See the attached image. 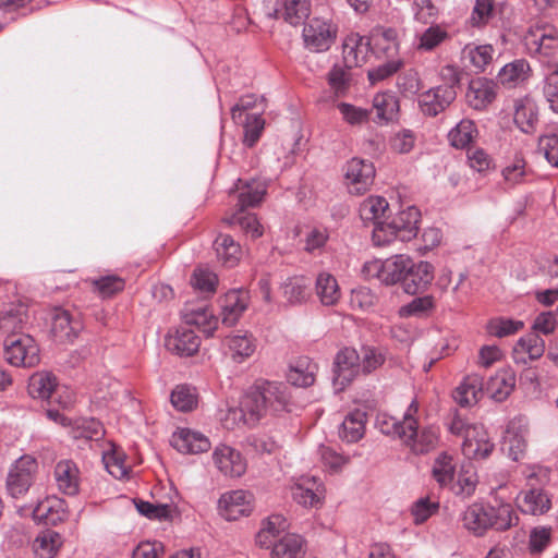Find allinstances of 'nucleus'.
<instances>
[{
  "label": "nucleus",
  "mask_w": 558,
  "mask_h": 558,
  "mask_svg": "<svg viewBox=\"0 0 558 558\" xmlns=\"http://www.w3.org/2000/svg\"><path fill=\"white\" fill-rule=\"evenodd\" d=\"M409 267H411V258L400 254L386 260L374 259L365 263L363 274L367 278H377L387 286L399 281L403 284Z\"/></svg>",
  "instance_id": "f257e3e1"
},
{
  "label": "nucleus",
  "mask_w": 558,
  "mask_h": 558,
  "mask_svg": "<svg viewBox=\"0 0 558 558\" xmlns=\"http://www.w3.org/2000/svg\"><path fill=\"white\" fill-rule=\"evenodd\" d=\"M524 46L531 56L551 58L558 50V29L549 24H535L524 35Z\"/></svg>",
  "instance_id": "f03ea898"
},
{
  "label": "nucleus",
  "mask_w": 558,
  "mask_h": 558,
  "mask_svg": "<svg viewBox=\"0 0 558 558\" xmlns=\"http://www.w3.org/2000/svg\"><path fill=\"white\" fill-rule=\"evenodd\" d=\"M338 27L331 21L313 17L303 27L304 47L311 52H325L337 38Z\"/></svg>",
  "instance_id": "7ed1b4c3"
},
{
  "label": "nucleus",
  "mask_w": 558,
  "mask_h": 558,
  "mask_svg": "<svg viewBox=\"0 0 558 558\" xmlns=\"http://www.w3.org/2000/svg\"><path fill=\"white\" fill-rule=\"evenodd\" d=\"M4 356L11 365L33 367L39 362V349L29 335H13L4 340Z\"/></svg>",
  "instance_id": "20e7f679"
},
{
  "label": "nucleus",
  "mask_w": 558,
  "mask_h": 558,
  "mask_svg": "<svg viewBox=\"0 0 558 558\" xmlns=\"http://www.w3.org/2000/svg\"><path fill=\"white\" fill-rule=\"evenodd\" d=\"M37 461L31 456H22L10 468L7 477V488L13 498L23 496L31 487Z\"/></svg>",
  "instance_id": "39448f33"
},
{
  "label": "nucleus",
  "mask_w": 558,
  "mask_h": 558,
  "mask_svg": "<svg viewBox=\"0 0 558 558\" xmlns=\"http://www.w3.org/2000/svg\"><path fill=\"white\" fill-rule=\"evenodd\" d=\"M418 412V403L413 400L403 414V420L388 415L386 413H378L375 420V426L380 433L388 436H398L403 440L407 433L414 435V428L416 426V414Z\"/></svg>",
  "instance_id": "423d86ee"
},
{
  "label": "nucleus",
  "mask_w": 558,
  "mask_h": 558,
  "mask_svg": "<svg viewBox=\"0 0 558 558\" xmlns=\"http://www.w3.org/2000/svg\"><path fill=\"white\" fill-rule=\"evenodd\" d=\"M218 511L227 521L247 517L253 511V495L243 489L227 492L218 500Z\"/></svg>",
  "instance_id": "0eeeda50"
},
{
  "label": "nucleus",
  "mask_w": 558,
  "mask_h": 558,
  "mask_svg": "<svg viewBox=\"0 0 558 558\" xmlns=\"http://www.w3.org/2000/svg\"><path fill=\"white\" fill-rule=\"evenodd\" d=\"M333 384L342 390L361 374V355L353 348L340 350L335 357Z\"/></svg>",
  "instance_id": "6e6552de"
},
{
  "label": "nucleus",
  "mask_w": 558,
  "mask_h": 558,
  "mask_svg": "<svg viewBox=\"0 0 558 558\" xmlns=\"http://www.w3.org/2000/svg\"><path fill=\"white\" fill-rule=\"evenodd\" d=\"M344 178L352 194H364L374 182L375 167L371 161L352 158L345 165Z\"/></svg>",
  "instance_id": "1a4fd4ad"
},
{
  "label": "nucleus",
  "mask_w": 558,
  "mask_h": 558,
  "mask_svg": "<svg viewBox=\"0 0 558 558\" xmlns=\"http://www.w3.org/2000/svg\"><path fill=\"white\" fill-rule=\"evenodd\" d=\"M253 387L257 397L264 401L270 415L289 411L290 395L284 384L267 380H257Z\"/></svg>",
  "instance_id": "9d476101"
},
{
  "label": "nucleus",
  "mask_w": 558,
  "mask_h": 558,
  "mask_svg": "<svg viewBox=\"0 0 558 558\" xmlns=\"http://www.w3.org/2000/svg\"><path fill=\"white\" fill-rule=\"evenodd\" d=\"M457 98V90L450 86H435L417 96L420 111L426 117L444 112Z\"/></svg>",
  "instance_id": "9b49d317"
},
{
  "label": "nucleus",
  "mask_w": 558,
  "mask_h": 558,
  "mask_svg": "<svg viewBox=\"0 0 558 558\" xmlns=\"http://www.w3.org/2000/svg\"><path fill=\"white\" fill-rule=\"evenodd\" d=\"M213 462L223 476L230 478L241 477L247 469L242 453L228 445H219L214 449Z\"/></svg>",
  "instance_id": "f8f14e48"
},
{
  "label": "nucleus",
  "mask_w": 558,
  "mask_h": 558,
  "mask_svg": "<svg viewBox=\"0 0 558 558\" xmlns=\"http://www.w3.org/2000/svg\"><path fill=\"white\" fill-rule=\"evenodd\" d=\"M494 450V444L489 440L487 432L482 425H473L465 432L462 451L471 459H485Z\"/></svg>",
  "instance_id": "ddd939ff"
},
{
  "label": "nucleus",
  "mask_w": 558,
  "mask_h": 558,
  "mask_svg": "<svg viewBox=\"0 0 558 558\" xmlns=\"http://www.w3.org/2000/svg\"><path fill=\"white\" fill-rule=\"evenodd\" d=\"M371 52V40L356 33L348 35L342 44L343 61L348 69L362 66Z\"/></svg>",
  "instance_id": "4468645a"
},
{
  "label": "nucleus",
  "mask_w": 558,
  "mask_h": 558,
  "mask_svg": "<svg viewBox=\"0 0 558 558\" xmlns=\"http://www.w3.org/2000/svg\"><path fill=\"white\" fill-rule=\"evenodd\" d=\"M250 295L246 290H230L221 301V322L231 327L238 323L248 306Z\"/></svg>",
  "instance_id": "2eb2a0df"
},
{
  "label": "nucleus",
  "mask_w": 558,
  "mask_h": 558,
  "mask_svg": "<svg viewBox=\"0 0 558 558\" xmlns=\"http://www.w3.org/2000/svg\"><path fill=\"white\" fill-rule=\"evenodd\" d=\"M434 280V266L425 260L414 263L411 259V267L407 270L403 283L408 294H416L425 291Z\"/></svg>",
  "instance_id": "dca6fc26"
},
{
  "label": "nucleus",
  "mask_w": 558,
  "mask_h": 558,
  "mask_svg": "<svg viewBox=\"0 0 558 558\" xmlns=\"http://www.w3.org/2000/svg\"><path fill=\"white\" fill-rule=\"evenodd\" d=\"M545 352V341L536 332H530L521 337L512 350L514 363L526 365L538 360Z\"/></svg>",
  "instance_id": "f3484780"
},
{
  "label": "nucleus",
  "mask_w": 558,
  "mask_h": 558,
  "mask_svg": "<svg viewBox=\"0 0 558 558\" xmlns=\"http://www.w3.org/2000/svg\"><path fill=\"white\" fill-rule=\"evenodd\" d=\"M514 387V372L510 368H501L484 384V395L486 393L490 399L497 402H502L511 395Z\"/></svg>",
  "instance_id": "a211bd4d"
},
{
  "label": "nucleus",
  "mask_w": 558,
  "mask_h": 558,
  "mask_svg": "<svg viewBox=\"0 0 558 558\" xmlns=\"http://www.w3.org/2000/svg\"><path fill=\"white\" fill-rule=\"evenodd\" d=\"M324 487L315 477H305L292 486V497L304 507L318 508L325 498Z\"/></svg>",
  "instance_id": "6ab92c4d"
},
{
  "label": "nucleus",
  "mask_w": 558,
  "mask_h": 558,
  "mask_svg": "<svg viewBox=\"0 0 558 558\" xmlns=\"http://www.w3.org/2000/svg\"><path fill=\"white\" fill-rule=\"evenodd\" d=\"M484 396L483 376L477 373L469 374L454 389L452 397L461 407H472Z\"/></svg>",
  "instance_id": "aec40b11"
},
{
  "label": "nucleus",
  "mask_w": 558,
  "mask_h": 558,
  "mask_svg": "<svg viewBox=\"0 0 558 558\" xmlns=\"http://www.w3.org/2000/svg\"><path fill=\"white\" fill-rule=\"evenodd\" d=\"M33 517L46 525H57L68 518L66 504L58 497H47L34 508Z\"/></svg>",
  "instance_id": "412c9836"
},
{
  "label": "nucleus",
  "mask_w": 558,
  "mask_h": 558,
  "mask_svg": "<svg viewBox=\"0 0 558 558\" xmlns=\"http://www.w3.org/2000/svg\"><path fill=\"white\" fill-rule=\"evenodd\" d=\"M201 340L194 330L180 327L166 337V347L180 356H192L199 349Z\"/></svg>",
  "instance_id": "4be33fe9"
},
{
  "label": "nucleus",
  "mask_w": 558,
  "mask_h": 558,
  "mask_svg": "<svg viewBox=\"0 0 558 558\" xmlns=\"http://www.w3.org/2000/svg\"><path fill=\"white\" fill-rule=\"evenodd\" d=\"M171 445L182 453L196 454L206 452L210 448L209 439L202 433L189 428L175 432Z\"/></svg>",
  "instance_id": "5701e85b"
},
{
  "label": "nucleus",
  "mask_w": 558,
  "mask_h": 558,
  "mask_svg": "<svg viewBox=\"0 0 558 558\" xmlns=\"http://www.w3.org/2000/svg\"><path fill=\"white\" fill-rule=\"evenodd\" d=\"M421 213L415 206H409L399 211L389 222L402 242L414 239L418 231Z\"/></svg>",
  "instance_id": "b1692460"
},
{
  "label": "nucleus",
  "mask_w": 558,
  "mask_h": 558,
  "mask_svg": "<svg viewBox=\"0 0 558 558\" xmlns=\"http://www.w3.org/2000/svg\"><path fill=\"white\" fill-rule=\"evenodd\" d=\"M83 326L65 310H57L52 316L51 333L59 342L73 341Z\"/></svg>",
  "instance_id": "393cba45"
},
{
  "label": "nucleus",
  "mask_w": 558,
  "mask_h": 558,
  "mask_svg": "<svg viewBox=\"0 0 558 558\" xmlns=\"http://www.w3.org/2000/svg\"><path fill=\"white\" fill-rule=\"evenodd\" d=\"M496 97V85L493 81L485 77H477L470 82L466 92L469 105L482 110L486 108Z\"/></svg>",
  "instance_id": "a878e982"
},
{
  "label": "nucleus",
  "mask_w": 558,
  "mask_h": 558,
  "mask_svg": "<svg viewBox=\"0 0 558 558\" xmlns=\"http://www.w3.org/2000/svg\"><path fill=\"white\" fill-rule=\"evenodd\" d=\"M270 558H303L306 554L305 541L294 533H286L270 546Z\"/></svg>",
  "instance_id": "bb28decb"
},
{
  "label": "nucleus",
  "mask_w": 558,
  "mask_h": 558,
  "mask_svg": "<svg viewBox=\"0 0 558 558\" xmlns=\"http://www.w3.org/2000/svg\"><path fill=\"white\" fill-rule=\"evenodd\" d=\"M54 480L58 489L69 496H74L80 488V471L71 460H62L54 466Z\"/></svg>",
  "instance_id": "cd10ccee"
},
{
  "label": "nucleus",
  "mask_w": 558,
  "mask_h": 558,
  "mask_svg": "<svg viewBox=\"0 0 558 558\" xmlns=\"http://www.w3.org/2000/svg\"><path fill=\"white\" fill-rule=\"evenodd\" d=\"M414 435L405 434L403 441L415 454H425L438 445L439 429L428 426L418 432V423L414 428Z\"/></svg>",
  "instance_id": "c85d7f7f"
},
{
  "label": "nucleus",
  "mask_w": 558,
  "mask_h": 558,
  "mask_svg": "<svg viewBox=\"0 0 558 558\" xmlns=\"http://www.w3.org/2000/svg\"><path fill=\"white\" fill-rule=\"evenodd\" d=\"M517 502L523 513L532 515L544 514L551 507L549 496L541 488H531L526 492H522L518 496Z\"/></svg>",
  "instance_id": "c756f323"
},
{
  "label": "nucleus",
  "mask_w": 558,
  "mask_h": 558,
  "mask_svg": "<svg viewBox=\"0 0 558 558\" xmlns=\"http://www.w3.org/2000/svg\"><path fill=\"white\" fill-rule=\"evenodd\" d=\"M283 299L290 305L302 304L311 295V280L305 276L288 277L280 286Z\"/></svg>",
  "instance_id": "7c9ffc66"
},
{
  "label": "nucleus",
  "mask_w": 558,
  "mask_h": 558,
  "mask_svg": "<svg viewBox=\"0 0 558 558\" xmlns=\"http://www.w3.org/2000/svg\"><path fill=\"white\" fill-rule=\"evenodd\" d=\"M257 397V391L252 386L240 401L241 417L247 425H255L260 418L270 415L264 401Z\"/></svg>",
  "instance_id": "2f4dec72"
},
{
  "label": "nucleus",
  "mask_w": 558,
  "mask_h": 558,
  "mask_svg": "<svg viewBox=\"0 0 558 558\" xmlns=\"http://www.w3.org/2000/svg\"><path fill=\"white\" fill-rule=\"evenodd\" d=\"M27 391L32 398L43 400L60 395L56 376L48 372L33 374L28 379Z\"/></svg>",
  "instance_id": "473e14b6"
},
{
  "label": "nucleus",
  "mask_w": 558,
  "mask_h": 558,
  "mask_svg": "<svg viewBox=\"0 0 558 558\" xmlns=\"http://www.w3.org/2000/svg\"><path fill=\"white\" fill-rule=\"evenodd\" d=\"M235 189L239 192L236 207L241 211L258 205L266 193L265 184L258 180L243 181L239 179Z\"/></svg>",
  "instance_id": "72a5a7b5"
},
{
  "label": "nucleus",
  "mask_w": 558,
  "mask_h": 558,
  "mask_svg": "<svg viewBox=\"0 0 558 558\" xmlns=\"http://www.w3.org/2000/svg\"><path fill=\"white\" fill-rule=\"evenodd\" d=\"M494 48L492 45L469 44L462 49L461 59L464 65L475 72L485 71L493 60Z\"/></svg>",
  "instance_id": "f704fd0d"
},
{
  "label": "nucleus",
  "mask_w": 558,
  "mask_h": 558,
  "mask_svg": "<svg viewBox=\"0 0 558 558\" xmlns=\"http://www.w3.org/2000/svg\"><path fill=\"white\" fill-rule=\"evenodd\" d=\"M288 527L286 519L280 514H272L263 521L262 527L256 534L255 542L260 548L270 546L281 537Z\"/></svg>",
  "instance_id": "c9c22d12"
},
{
  "label": "nucleus",
  "mask_w": 558,
  "mask_h": 558,
  "mask_svg": "<svg viewBox=\"0 0 558 558\" xmlns=\"http://www.w3.org/2000/svg\"><path fill=\"white\" fill-rule=\"evenodd\" d=\"M228 353L235 363H243L256 350V339L251 333H236L226 339Z\"/></svg>",
  "instance_id": "e433bc0d"
},
{
  "label": "nucleus",
  "mask_w": 558,
  "mask_h": 558,
  "mask_svg": "<svg viewBox=\"0 0 558 558\" xmlns=\"http://www.w3.org/2000/svg\"><path fill=\"white\" fill-rule=\"evenodd\" d=\"M214 248L218 260L226 267L232 268L241 259V246L229 234H219L214 242Z\"/></svg>",
  "instance_id": "4c0bfd02"
},
{
  "label": "nucleus",
  "mask_w": 558,
  "mask_h": 558,
  "mask_svg": "<svg viewBox=\"0 0 558 558\" xmlns=\"http://www.w3.org/2000/svg\"><path fill=\"white\" fill-rule=\"evenodd\" d=\"M463 526L475 535H482L490 527L488 506L473 504L466 508L462 517Z\"/></svg>",
  "instance_id": "58836bf2"
},
{
  "label": "nucleus",
  "mask_w": 558,
  "mask_h": 558,
  "mask_svg": "<svg viewBox=\"0 0 558 558\" xmlns=\"http://www.w3.org/2000/svg\"><path fill=\"white\" fill-rule=\"evenodd\" d=\"M457 462L454 456L442 451L434 460L432 476L440 487L449 488L454 480Z\"/></svg>",
  "instance_id": "ea45409f"
},
{
  "label": "nucleus",
  "mask_w": 558,
  "mask_h": 558,
  "mask_svg": "<svg viewBox=\"0 0 558 558\" xmlns=\"http://www.w3.org/2000/svg\"><path fill=\"white\" fill-rule=\"evenodd\" d=\"M63 544L62 536L53 530L37 534L33 542V551L37 558H53Z\"/></svg>",
  "instance_id": "a19ab883"
},
{
  "label": "nucleus",
  "mask_w": 558,
  "mask_h": 558,
  "mask_svg": "<svg viewBox=\"0 0 558 558\" xmlns=\"http://www.w3.org/2000/svg\"><path fill=\"white\" fill-rule=\"evenodd\" d=\"M366 413L361 410L350 412L343 420L339 436L348 442L359 441L365 433Z\"/></svg>",
  "instance_id": "79ce46f5"
},
{
  "label": "nucleus",
  "mask_w": 558,
  "mask_h": 558,
  "mask_svg": "<svg viewBox=\"0 0 558 558\" xmlns=\"http://www.w3.org/2000/svg\"><path fill=\"white\" fill-rule=\"evenodd\" d=\"M315 290L320 303L326 306L335 305L341 295L337 279L326 271L318 274Z\"/></svg>",
  "instance_id": "37998d69"
},
{
  "label": "nucleus",
  "mask_w": 558,
  "mask_h": 558,
  "mask_svg": "<svg viewBox=\"0 0 558 558\" xmlns=\"http://www.w3.org/2000/svg\"><path fill=\"white\" fill-rule=\"evenodd\" d=\"M310 13V0H283L282 9L274 10V16H282L291 25L300 24Z\"/></svg>",
  "instance_id": "c03bdc74"
},
{
  "label": "nucleus",
  "mask_w": 558,
  "mask_h": 558,
  "mask_svg": "<svg viewBox=\"0 0 558 558\" xmlns=\"http://www.w3.org/2000/svg\"><path fill=\"white\" fill-rule=\"evenodd\" d=\"M492 529L496 531H506L519 522V517L510 504H499L498 506H488Z\"/></svg>",
  "instance_id": "a18cd8bd"
},
{
  "label": "nucleus",
  "mask_w": 558,
  "mask_h": 558,
  "mask_svg": "<svg viewBox=\"0 0 558 558\" xmlns=\"http://www.w3.org/2000/svg\"><path fill=\"white\" fill-rule=\"evenodd\" d=\"M530 65L525 60H515L498 72V80L505 86H515L529 77Z\"/></svg>",
  "instance_id": "49530a36"
},
{
  "label": "nucleus",
  "mask_w": 558,
  "mask_h": 558,
  "mask_svg": "<svg viewBox=\"0 0 558 558\" xmlns=\"http://www.w3.org/2000/svg\"><path fill=\"white\" fill-rule=\"evenodd\" d=\"M373 107L376 110V118L379 122H389L395 119L399 111V100L390 93H378L373 99Z\"/></svg>",
  "instance_id": "de8ad7c7"
},
{
  "label": "nucleus",
  "mask_w": 558,
  "mask_h": 558,
  "mask_svg": "<svg viewBox=\"0 0 558 558\" xmlns=\"http://www.w3.org/2000/svg\"><path fill=\"white\" fill-rule=\"evenodd\" d=\"M223 221L229 226H239L241 230L252 239L262 236L263 228L254 214L241 211L240 208L235 213L226 217Z\"/></svg>",
  "instance_id": "09e8293b"
},
{
  "label": "nucleus",
  "mask_w": 558,
  "mask_h": 558,
  "mask_svg": "<svg viewBox=\"0 0 558 558\" xmlns=\"http://www.w3.org/2000/svg\"><path fill=\"white\" fill-rule=\"evenodd\" d=\"M185 323L187 325H195L207 337H211L218 326V318L215 317L213 312L207 307H198L184 314Z\"/></svg>",
  "instance_id": "8fccbe9b"
},
{
  "label": "nucleus",
  "mask_w": 558,
  "mask_h": 558,
  "mask_svg": "<svg viewBox=\"0 0 558 558\" xmlns=\"http://www.w3.org/2000/svg\"><path fill=\"white\" fill-rule=\"evenodd\" d=\"M513 119L522 132H533L538 121L535 105L530 100L517 101Z\"/></svg>",
  "instance_id": "3c124183"
},
{
  "label": "nucleus",
  "mask_w": 558,
  "mask_h": 558,
  "mask_svg": "<svg viewBox=\"0 0 558 558\" xmlns=\"http://www.w3.org/2000/svg\"><path fill=\"white\" fill-rule=\"evenodd\" d=\"M478 132L472 120H461L448 134L450 144L456 148H464L477 136Z\"/></svg>",
  "instance_id": "603ef678"
},
{
  "label": "nucleus",
  "mask_w": 558,
  "mask_h": 558,
  "mask_svg": "<svg viewBox=\"0 0 558 558\" xmlns=\"http://www.w3.org/2000/svg\"><path fill=\"white\" fill-rule=\"evenodd\" d=\"M448 39L449 34L446 27L434 24L417 36L416 49L420 51H432Z\"/></svg>",
  "instance_id": "864d4df0"
},
{
  "label": "nucleus",
  "mask_w": 558,
  "mask_h": 558,
  "mask_svg": "<svg viewBox=\"0 0 558 558\" xmlns=\"http://www.w3.org/2000/svg\"><path fill=\"white\" fill-rule=\"evenodd\" d=\"M102 462L107 471L118 480L128 477L130 466L125 463V454L122 450L112 446L110 450L102 453Z\"/></svg>",
  "instance_id": "5fc2aeb1"
},
{
  "label": "nucleus",
  "mask_w": 558,
  "mask_h": 558,
  "mask_svg": "<svg viewBox=\"0 0 558 558\" xmlns=\"http://www.w3.org/2000/svg\"><path fill=\"white\" fill-rule=\"evenodd\" d=\"M327 82L335 97L345 96L351 85L350 69L335 64L327 74Z\"/></svg>",
  "instance_id": "6e6d98bb"
},
{
  "label": "nucleus",
  "mask_w": 558,
  "mask_h": 558,
  "mask_svg": "<svg viewBox=\"0 0 558 558\" xmlns=\"http://www.w3.org/2000/svg\"><path fill=\"white\" fill-rule=\"evenodd\" d=\"M374 47L377 53L386 58H393L399 52L398 33L395 28H385L374 37Z\"/></svg>",
  "instance_id": "4d7b16f0"
},
{
  "label": "nucleus",
  "mask_w": 558,
  "mask_h": 558,
  "mask_svg": "<svg viewBox=\"0 0 558 558\" xmlns=\"http://www.w3.org/2000/svg\"><path fill=\"white\" fill-rule=\"evenodd\" d=\"M388 209V202L381 196H369L364 199L359 208L360 217L365 222H380V218Z\"/></svg>",
  "instance_id": "13d9d810"
},
{
  "label": "nucleus",
  "mask_w": 558,
  "mask_h": 558,
  "mask_svg": "<svg viewBox=\"0 0 558 558\" xmlns=\"http://www.w3.org/2000/svg\"><path fill=\"white\" fill-rule=\"evenodd\" d=\"M317 366L311 364L306 359L300 360L288 373V380L298 387H308L315 381V369Z\"/></svg>",
  "instance_id": "bf43d9fd"
},
{
  "label": "nucleus",
  "mask_w": 558,
  "mask_h": 558,
  "mask_svg": "<svg viewBox=\"0 0 558 558\" xmlns=\"http://www.w3.org/2000/svg\"><path fill=\"white\" fill-rule=\"evenodd\" d=\"M524 324L522 320L506 318V317H496L492 318L486 326V330L490 336L497 338H505L508 336H512L520 330H522Z\"/></svg>",
  "instance_id": "052dcab7"
},
{
  "label": "nucleus",
  "mask_w": 558,
  "mask_h": 558,
  "mask_svg": "<svg viewBox=\"0 0 558 558\" xmlns=\"http://www.w3.org/2000/svg\"><path fill=\"white\" fill-rule=\"evenodd\" d=\"M170 400L177 410L189 412L197 405V393L195 388L187 385H179L171 392Z\"/></svg>",
  "instance_id": "680f3d73"
},
{
  "label": "nucleus",
  "mask_w": 558,
  "mask_h": 558,
  "mask_svg": "<svg viewBox=\"0 0 558 558\" xmlns=\"http://www.w3.org/2000/svg\"><path fill=\"white\" fill-rule=\"evenodd\" d=\"M477 475L472 468L464 466L458 474L457 482L452 481L449 489L457 496L470 497L476 488Z\"/></svg>",
  "instance_id": "e2e57ef3"
},
{
  "label": "nucleus",
  "mask_w": 558,
  "mask_h": 558,
  "mask_svg": "<svg viewBox=\"0 0 558 558\" xmlns=\"http://www.w3.org/2000/svg\"><path fill=\"white\" fill-rule=\"evenodd\" d=\"M265 128V120L259 113H246L243 122V144L253 147L260 138Z\"/></svg>",
  "instance_id": "0e129e2a"
},
{
  "label": "nucleus",
  "mask_w": 558,
  "mask_h": 558,
  "mask_svg": "<svg viewBox=\"0 0 558 558\" xmlns=\"http://www.w3.org/2000/svg\"><path fill=\"white\" fill-rule=\"evenodd\" d=\"M435 306V300L432 295H424L414 298L408 304L399 308V316L403 318L408 317H422L430 312Z\"/></svg>",
  "instance_id": "69168bd1"
},
{
  "label": "nucleus",
  "mask_w": 558,
  "mask_h": 558,
  "mask_svg": "<svg viewBox=\"0 0 558 558\" xmlns=\"http://www.w3.org/2000/svg\"><path fill=\"white\" fill-rule=\"evenodd\" d=\"M26 322V314L21 310L5 312L0 315V331L7 337L19 336Z\"/></svg>",
  "instance_id": "338daca9"
},
{
  "label": "nucleus",
  "mask_w": 558,
  "mask_h": 558,
  "mask_svg": "<svg viewBox=\"0 0 558 558\" xmlns=\"http://www.w3.org/2000/svg\"><path fill=\"white\" fill-rule=\"evenodd\" d=\"M526 441L523 435L515 433L511 426L506 430L502 449L513 461H519L525 451Z\"/></svg>",
  "instance_id": "774afa93"
}]
</instances>
